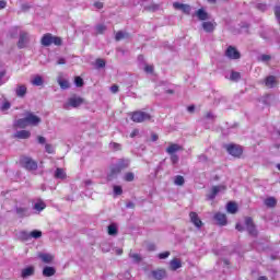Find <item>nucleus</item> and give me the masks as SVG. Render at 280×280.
Instances as JSON below:
<instances>
[{
  "label": "nucleus",
  "instance_id": "obj_1",
  "mask_svg": "<svg viewBox=\"0 0 280 280\" xmlns=\"http://www.w3.org/2000/svg\"><path fill=\"white\" fill-rule=\"evenodd\" d=\"M43 121L40 117L32 112H27L24 118H20L13 122L14 128H27V126H38Z\"/></svg>",
  "mask_w": 280,
  "mask_h": 280
},
{
  "label": "nucleus",
  "instance_id": "obj_2",
  "mask_svg": "<svg viewBox=\"0 0 280 280\" xmlns=\"http://www.w3.org/2000/svg\"><path fill=\"white\" fill-rule=\"evenodd\" d=\"M128 167H130V160H118V162L112 166L110 172L107 175V180H113V178H116L118 174H121V172H124V170H128Z\"/></svg>",
  "mask_w": 280,
  "mask_h": 280
},
{
  "label": "nucleus",
  "instance_id": "obj_3",
  "mask_svg": "<svg viewBox=\"0 0 280 280\" xmlns=\"http://www.w3.org/2000/svg\"><path fill=\"white\" fill-rule=\"evenodd\" d=\"M20 165H22L27 172H36L38 170V162L25 155L20 158Z\"/></svg>",
  "mask_w": 280,
  "mask_h": 280
},
{
  "label": "nucleus",
  "instance_id": "obj_4",
  "mask_svg": "<svg viewBox=\"0 0 280 280\" xmlns=\"http://www.w3.org/2000/svg\"><path fill=\"white\" fill-rule=\"evenodd\" d=\"M43 47H50V45H62V39L58 36L51 35V33H47L42 37L40 40Z\"/></svg>",
  "mask_w": 280,
  "mask_h": 280
},
{
  "label": "nucleus",
  "instance_id": "obj_5",
  "mask_svg": "<svg viewBox=\"0 0 280 280\" xmlns=\"http://www.w3.org/2000/svg\"><path fill=\"white\" fill-rule=\"evenodd\" d=\"M30 43H32V35L25 31H21L18 40V48L25 49L30 47Z\"/></svg>",
  "mask_w": 280,
  "mask_h": 280
},
{
  "label": "nucleus",
  "instance_id": "obj_6",
  "mask_svg": "<svg viewBox=\"0 0 280 280\" xmlns=\"http://www.w3.org/2000/svg\"><path fill=\"white\" fill-rule=\"evenodd\" d=\"M82 104H84V98L74 95L68 98V102L63 105V108L66 110H69L70 108H79V106H82Z\"/></svg>",
  "mask_w": 280,
  "mask_h": 280
},
{
  "label": "nucleus",
  "instance_id": "obj_7",
  "mask_svg": "<svg viewBox=\"0 0 280 280\" xmlns=\"http://www.w3.org/2000/svg\"><path fill=\"white\" fill-rule=\"evenodd\" d=\"M132 121L136 124H142V121H150L151 116L145 112H135L131 116Z\"/></svg>",
  "mask_w": 280,
  "mask_h": 280
},
{
  "label": "nucleus",
  "instance_id": "obj_8",
  "mask_svg": "<svg viewBox=\"0 0 280 280\" xmlns=\"http://www.w3.org/2000/svg\"><path fill=\"white\" fill-rule=\"evenodd\" d=\"M225 150L229 152V154H231V156H242V147L237 144H225Z\"/></svg>",
  "mask_w": 280,
  "mask_h": 280
},
{
  "label": "nucleus",
  "instance_id": "obj_9",
  "mask_svg": "<svg viewBox=\"0 0 280 280\" xmlns=\"http://www.w3.org/2000/svg\"><path fill=\"white\" fill-rule=\"evenodd\" d=\"M222 191H226V186L224 185L213 186L211 188L210 194L207 195V200H215V196H218Z\"/></svg>",
  "mask_w": 280,
  "mask_h": 280
},
{
  "label": "nucleus",
  "instance_id": "obj_10",
  "mask_svg": "<svg viewBox=\"0 0 280 280\" xmlns=\"http://www.w3.org/2000/svg\"><path fill=\"white\" fill-rule=\"evenodd\" d=\"M202 30L207 32V34H213V32H215V27H218V23L215 22V20H211V21H205L201 24Z\"/></svg>",
  "mask_w": 280,
  "mask_h": 280
},
{
  "label": "nucleus",
  "instance_id": "obj_11",
  "mask_svg": "<svg viewBox=\"0 0 280 280\" xmlns=\"http://www.w3.org/2000/svg\"><path fill=\"white\" fill-rule=\"evenodd\" d=\"M194 16H196L198 19V21H209V19H211V15L209 14V12H207L205 9H198Z\"/></svg>",
  "mask_w": 280,
  "mask_h": 280
},
{
  "label": "nucleus",
  "instance_id": "obj_12",
  "mask_svg": "<svg viewBox=\"0 0 280 280\" xmlns=\"http://www.w3.org/2000/svg\"><path fill=\"white\" fill-rule=\"evenodd\" d=\"M225 56L228 58H230L231 60H237V59H240V51H237V49H235V47L230 46V47H228V49L225 51Z\"/></svg>",
  "mask_w": 280,
  "mask_h": 280
},
{
  "label": "nucleus",
  "instance_id": "obj_13",
  "mask_svg": "<svg viewBox=\"0 0 280 280\" xmlns=\"http://www.w3.org/2000/svg\"><path fill=\"white\" fill-rule=\"evenodd\" d=\"M190 222L197 228L201 229L202 228V220H200V217H198V213L196 212H190L189 213Z\"/></svg>",
  "mask_w": 280,
  "mask_h": 280
},
{
  "label": "nucleus",
  "instance_id": "obj_14",
  "mask_svg": "<svg viewBox=\"0 0 280 280\" xmlns=\"http://www.w3.org/2000/svg\"><path fill=\"white\" fill-rule=\"evenodd\" d=\"M245 224L249 235H254V236L257 235V230L255 229V224L253 223L252 218H246Z\"/></svg>",
  "mask_w": 280,
  "mask_h": 280
},
{
  "label": "nucleus",
  "instance_id": "obj_15",
  "mask_svg": "<svg viewBox=\"0 0 280 280\" xmlns=\"http://www.w3.org/2000/svg\"><path fill=\"white\" fill-rule=\"evenodd\" d=\"M173 7L175 8V10H182V12H184V14H190V12H191V7L189 4L174 2Z\"/></svg>",
  "mask_w": 280,
  "mask_h": 280
},
{
  "label": "nucleus",
  "instance_id": "obj_16",
  "mask_svg": "<svg viewBox=\"0 0 280 280\" xmlns=\"http://www.w3.org/2000/svg\"><path fill=\"white\" fill-rule=\"evenodd\" d=\"M15 212L19 215V218H30V215H32V212H30V208L25 207H18L15 209Z\"/></svg>",
  "mask_w": 280,
  "mask_h": 280
},
{
  "label": "nucleus",
  "instance_id": "obj_17",
  "mask_svg": "<svg viewBox=\"0 0 280 280\" xmlns=\"http://www.w3.org/2000/svg\"><path fill=\"white\" fill-rule=\"evenodd\" d=\"M214 220L218 222L219 226H226V214L218 212L214 214Z\"/></svg>",
  "mask_w": 280,
  "mask_h": 280
},
{
  "label": "nucleus",
  "instance_id": "obj_18",
  "mask_svg": "<svg viewBox=\"0 0 280 280\" xmlns=\"http://www.w3.org/2000/svg\"><path fill=\"white\" fill-rule=\"evenodd\" d=\"M170 268L171 270L176 271L178 268H183V261L178 258H174L170 261Z\"/></svg>",
  "mask_w": 280,
  "mask_h": 280
},
{
  "label": "nucleus",
  "instance_id": "obj_19",
  "mask_svg": "<svg viewBox=\"0 0 280 280\" xmlns=\"http://www.w3.org/2000/svg\"><path fill=\"white\" fill-rule=\"evenodd\" d=\"M265 85L268 89H275V86L277 85V78L275 75L267 77L265 80Z\"/></svg>",
  "mask_w": 280,
  "mask_h": 280
},
{
  "label": "nucleus",
  "instance_id": "obj_20",
  "mask_svg": "<svg viewBox=\"0 0 280 280\" xmlns=\"http://www.w3.org/2000/svg\"><path fill=\"white\" fill-rule=\"evenodd\" d=\"M32 137V132L27 130H20L14 133L15 139H30Z\"/></svg>",
  "mask_w": 280,
  "mask_h": 280
},
{
  "label": "nucleus",
  "instance_id": "obj_21",
  "mask_svg": "<svg viewBox=\"0 0 280 280\" xmlns=\"http://www.w3.org/2000/svg\"><path fill=\"white\" fill-rule=\"evenodd\" d=\"M15 95L18 97H23L24 95H27V86L20 84L15 89Z\"/></svg>",
  "mask_w": 280,
  "mask_h": 280
},
{
  "label": "nucleus",
  "instance_id": "obj_22",
  "mask_svg": "<svg viewBox=\"0 0 280 280\" xmlns=\"http://www.w3.org/2000/svg\"><path fill=\"white\" fill-rule=\"evenodd\" d=\"M152 277L155 278L156 280H162L167 277V273L164 269H159V270L152 271Z\"/></svg>",
  "mask_w": 280,
  "mask_h": 280
},
{
  "label": "nucleus",
  "instance_id": "obj_23",
  "mask_svg": "<svg viewBox=\"0 0 280 280\" xmlns=\"http://www.w3.org/2000/svg\"><path fill=\"white\" fill-rule=\"evenodd\" d=\"M38 257L44 264H51L54 261V256L51 254L40 253L38 254Z\"/></svg>",
  "mask_w": 280,
  "mask_h": 280
},
{
  "label": "nucleus",
  "instance_id": "obj_24",
  "mask_svg": "<svg viewBox=\"0 0 280 280\" xmlns=\"http://www.w3.org/2000/svg\"><path fill=\"white\" fill-rule=\"evenodd\" d=\"M46 208H47V205L43 200L35 202L33 206V209L35 211H38V213H40V211H45Z\"/></svg>",
  "mask_w": 280,
  "mask_h": 280
},
{
  "label": "nucleus",
  "instance_id": "obj_25",
  "mask_svg": "<svg viewBox=\"0 0 280 280\" xmlns=\"http://www.w3.org/2000/svg\"><path fill=\"white\" fill-rule=\"evenodd\" d=\"M34 267H26L22 270V279H27V277H33Z\"/></svg>",
  "mask_w": 280,
  "mask_h": 280
},
{
  "label": "nucleus",
  "instance_id": "obj_26",
  "mask_svg": "<svg viewBox=\"0 0 280 280\" xmlns=\"http://www.w3.org/2000/svg\"><path fill=\"white\" fill-rule=\"evenodd\" d=\"M226 211H228V213H232V214L237 213V203H235L233 201L228 202Z\"/></svg>",
  "mask_w": 280,
  "mask_h": 280
},
{
  "label": "nucleus",
  "instance_id": "obj_27",
  "mask_svg": "<svg viewBox=\"0 0 280 280\" xmlns=\"http://www.w3.org/2000/svg\"><path fill=\"white\" fill-rule=\"evenodd\" d=\"M55 178H58L59 180H65V178H67V173L62 168H57L55 171Z\"/></svg>",
  "mask_w": 280,
  "mask_h": 280
},
{
  "label": "nucleus",
  "instance_id": "obj_28",
  "mask_svg": "<svg viewBox=\"0 0 280 280\" xmlns=\"http://www.w3.org/2000/svg\"><path fill=\"white\" fill-rule=\"evenodd\" d=\"M179 150H182V148L178 144L173 143L166 149V152L167 154H176Z\"/></svg>",
  "mask_w": 280,
  "mask_h": 280
},
{
  "label": "nucleus",
  "instance_id": "obj_29",
  "mask_svg": "<svg viewBox=\"0 0 280 280\" xmlns=\"http://www.w3.org/2000/svg\"><path fill=\"white\" fill-rule=\"evenodd\" d=\"M56 275V268L54 267H45L43 270L44 277H54Z\"/></svg>",
  "mask_w": 280,
  "mask_h": 280
},
{
  "label": "nucleus",
  "instance_id": "obj_30",
  "mask_svg": "<svg viewBox=\"0 0 280 280\" xmlns=\"http://www.w3.org/2000/svg\"><path fill=\"white\" fill-rule=\"evenodd\" d=\"M31 84H33V86H43V84H44L43 77H40V75H35V77L31 80Z\"/></svg>",
  "mask_w": 280,
  "mask_h": 280
},
{
  "label": "nucleus",
  "instance_id": "obj_31",
  "mask_svg": "<svg viewBox=\"0 0 280 280\" xmlns=\"http://www.w3.org/2000/svg\"><path fill=\"white\" fill-rule=\"evenodd\" d=\"M57 82H58L60 89H62L63 91H67V89H69V86H70L69 81L62 79V77H59L57 79Z\"/></svg>",
  "mask_w": 280,
  "mask_h": 280
},
{
  "label": "nucleus",
  "instance_id": "obj_32",
  "mask_svg": "<svg viewBox=\"0 0 280 280\" xmlns=\"http://www.w3.org/2000/svg\"><path fill=\"white\" fill-rule=\"evenodd\" d=\"M174 185H177V187H183L185 185V177H183L182 175L175 176Z\"/></svg>",
  "mask_w": 280,
  "mask_h": 280
},
{
  "label": "nucleus",
  "instance_id": "obj_33",
  "mask_svg": "<svg viewBox=\"0 0 280 280\" xmlns=\"http://www.w3.org/2000/svg\"><path fill=\"white\" fill-rule=\"evenodd\" d=\"M31 235V240H40V237H43V232L39 230H34L32 232H30Z\"/></svg>",
  "mask_w": 280,
  "mask_h": 280
},
{
  "label": "nucleus",
  "instance_id": "obj_34",
  "mask_svg": "<svg viewBox=\"0 0 280 280\" xmlns=\"http://www.w3.org/2000/svg\"><path fill=\"white\" fill-rule=\"evenodd\" d=\"M19 237L20 240H22L23 242H27L31 240V235H30V232L27 231H22L19 233Z\"/></svg>",
  "mask_w": 280,
  "mask_h": 280
},
{
  "label": "nucleus",
  "instance_id": "obj_35",
  "mask_svg": "<svg viewBox=\"0 0 280 280\" xmlns=\"http://www.w3.org/2000/svg\"><path fill=\"white\" fill-rule=\"evenodd\" d=\"M266 207H277V199L269 197L265 200Z\"/></svg>",
  "mask_w": 280,
  "mask_h": 280
},
{
  "label": "nucleus",
  "instance_id": "obj_36",
  "mask_svg": "<svg viewBox=\"0 0 280 280\" xmlns=\"http://www.w3.org/2000/svg\"><path fill=\"white\" fill-rule=\"evenodd\" d=\"M129 257H130V259H132L135 261V264L141 262V255H139V254H135V253L130 252Z\"/></svg>",
  "mask_w": 280,
  "mask_h": 280
},
{
  "label": "nucleus",
  "instance_id": "obj_37",
  "mask_svg": "<svg viewBox=\"0 0 280 280\" xmlns=\"http://www.w3.org/2000/svg\"><path fill=\"white\" fill-rule=\"evenodd\" d=\"M160 9L159 4L152 3L151 5L144 7L148 12H156Z\"/></svg>",
  "mask_w": 280,
  "mask_h": 280
},
{
  "label": "nucleus",
  "instance_id": "obj_38",
  "mask_svg": "<svg viewBox=\"0 0 280 280\" xmlns=\"http://www.w3.org/2000/svg\"><path fill=\"white\" fill-rule=\"evenodd\" d=\"M7 73L5 70L0 71V86H3L8 82V79H5Z\"/></svg>",
  "mask_w": 280,
  "mask_h": 280
},
{
  "label": "nucleus",
  "instance_id": "obj_39",
  "mask_svg": "<svg viewBox=\"0 0 280 280\" xmlns=\"http://www.w3.org/2000/svg\"><path fill=\"white\" fill-rule=\"evenodd\" d=\"M105 31H106V25L104 24H98L95 26L96 34H104Z\"/></svg>",
  "mask_w": 280,
  "mask_h": 280
},
{
  "label": "nucleus",
  "instance_id": "obj_40",
  "mask_svg": "<svg viewBox=\"0 0 280 280\" xmlns=\"http://www.w3.org/2000/svg\"><path fill=\"white\" fill-rule=\"evenodd\" d=\"M240 78H242L240 72L232 71V73L230 75V80H232L233 82H237L240 80Z\"/></svg>",
  "mask_w": 280,
  "mask_h": 280
},
{
  "label": "nucleus",
  "instance_id": "obj_41",
  "mask_svg": "<svg viewBox=\"0 0 280 280\" xmlns=\"http://www.w3.org/2000/svg\"><path fill=\"white\" fill-rule=\"evenodd\" d=\"M108 235H117V225L115 224L108 225Z\"/></svg>",
  "mask_w": 280,
  "mask_h": 280
},
{
  "label": "nucleus",
  "instance_id": "obj_42",
  "mask_svg": "<svg viewBox=\"0 0 280 280\" xmlns=\"http://www.w3.org/2000/svg\"><path fill=\"white\" fill-rule=\"evenodd\" d=\"M258 60H260V62H269V60H272V57L270 55H260Z\"/></svg>",
  "mask_w": 280,
  "mask_h": 280
},
{
  "label": "nucleus",
  "instance_id": "obj_43",
  "mask_svg": "<svg viewBox=\"0 0 280 280\" xmlns=\"http://www.w3.org/2000/svg\"><path fill=\"white\" fill-rule=\"evenodd\" d=\"M125 180L127 182V183H132V180H135V173H126L125 174Z\"/></svg>",
  "mask_w": 280,
  "mask_h": 280
},
{
  "label": "nucleus",
  "instance_id": "obj_44",
  "mask_svg": "<svg viewBox=\"0 0 280 280\" xmlns=\"http://www.w3.org/2000/svg\"><path fill=\"white\" fill-rule=\"evenodd\" d=\"M104 67H106V61L104 59H96V68L104 69Z\"/></svg>",
  "mask_w": 280,
  "mask_h": 280
},
{
  "label": "nucleus",
  "instance_id": "obj_45",
  "mask_svg": "<svg viewBox=\"0 0 280 280\" xmlns=\"http://www.w3.org/2000/svg\"><path fill=\"white\" fill-rule=\"evenodd\" d=\"M126 36H128L126 33H124L122 31H119L116 33V40H122V38H126Z\"/></svg>",
  "mask_w": 280,
  "mask_h": 280
},
{
  "label": "nucleus",
  "instance_id": "obj_46",
  "mask_svg": "<svg viewBox=\"0 0 280 280\" xmlns=\"http://www.w3.org/2000/svg\"><path fill=\"white\" fill-rule=\"evenodd\" d=\"M74 84H75V86H79V88L84 86V80H82L81 77H75Z\"/></svg>",
  "mask_w": 280,
  "mask_h": 280
},
{
  "label": "nucleus",
  "instance_id": "obj_47",
  "mask_svg": "<svg viewBox=\"0 0 280 280\" xmlns=\"http://www.w3.org/2000/svg\"><path fill=\"white\" fill-rule=\"evenodd\" d=\"M114 194L115 196H121V194H124L121 186H114Z\"/></svg>",
  "mask_w": 280,
  "mask_h": 280
},
{
  "label": "nucleus",
  "instance_id": "obj_48",
  "mask_svg": "<svg viewBox=\"0 0 280 280\" xmlns=\"http://www.w3.org/2000/svg\"><path fill=\"white\" fill-rule=\"evenodd\" d=\"M45 151L48 153V154H54V145L47 143L45 144Z\"/></svg>",
  "mask_w": 280,
  "mask_h": 280
},
{
  "label": "nucleus",
  "instance_id": "obj_49",
  "mask_svg": "<svg viewBox=\"0 0 280 280\" xmlns=\"http://www.w3.org/2000/svg\"><path fill=\"white\" fill-rule=\"evenodd\" d=\"M171 253L170 252H163V253H160L158 255L159 259H167V257H170Z\"/></svg>",
  "mask_w": 280,
  "mask_h": 280
},
{
  "label": "nucleus",
  "instance_id": "obj_50",
  "mask_svg": "<svg viewBox=\"0 0 280 280\" xmlns=\"http://www.w3.org/2000/svg\"><path fill=\"white\" fill-rule=\"evenodd\" d=\"M109 148H112V150H121V144H119V143H116V142H112L110 144H109Z\"/></svg>",
  "mask_w": 280,
  "mask_h": 280
},
{
  "label": "nucleus",
  "instance_id": "obj_51",
  "mask_svg": "<svg viewBox=\"0 0 280 280\" xmlns=\"http://www.w3.org/2000/svg\"><path fill=\"white\" fill-rule=\"evenodd\" d=\"M37 141H38V143H39L40 145H43V144L46 143L47 139H46L45 137H43V136H38V137H37Z\"/></svg>",
  "mask_w": 280,
  "mask_h": 280
},
{
  "label": "nucleus",
  "instance_id": "obj_52",
  "mask_svg": "<svg viewBox=\"0 0 280 280\" xmlns=\"http://www.w3.org/2000/svg\"><path fill=\"white\" fill-rule=\"evenodd\" d=\"M94 8H96V10H102V8H104V2H101V1L94 2Z\"/></svg>",
  "mask_w": 280,
  "mask_h": 280
},
{
  "label": "nucleus",
  "instance_id": "obj_53",
  "mask_svg": "<svg viewBox=\"0 0 280 280\" xmlns=\"http://www.w3.org/2000/svg\"><path fill=\"white\" fill-rule=\"evenodd\" d=\"M171 161L173 165H176V163H178V156L176 154H171Z\"/></svg>",
  "mask_w": 280,
  "mask_h": 280
},
{
  "label": "nucleus",
  "instance_id": "obj_54",
  "mask_svg": "<svg viewBox=\"0 0 280 280\" xmlns=\"http://www.w3.org/2000/svg\"><path fill=\"white\" fill-rule=\"evenodd\" d=\"M144 71L145 73H152L154 71V66H145Z\"/></svg>",
  "mask_w": 280,
  "mask_h": 280
},
{
  "label": "nucleus",
  "instance_id": "obj_55",
  "mask_svg": "<svg viewBox=\"0 0 280 280\" xmlns=\"http://www.w3.org/2000/svg\"><path fill=\"white\" fill-rule=\"evenodd\" d=\"M5 8H8V1L0 0V10H5Z\"/></svg>",
  "mask_w": 280,
  "mask_h": 280
},
{
  "label": "nucleus",
  "instance_id": "obj_56",
  "mask_svg": "<svg viewBox=\"0 0 280 280\" xmlns=\"http://www.w3.org/2000/svg\"><path fill=\"white\" fill-rule=\"evenodd\" d=\"M275 14H276V19L278 21H280V7L279 5L275 8Z\"/></svg>",
  "mask_w": 280,
  "mask_h": 280
},
{
  "label": "nucleus",
  "instance_id": "obj_57",
  "mask_svg": "<svg viewBox=\"0 0 280 280\" xmlns=\"http://www.w3.org/2000/svg\"><path fill=\"white\" fill-rule=\"evenodd\" d=\"M110 92L112 93H119V86L117 84H114L110 86Z\"/></svg>",
  "mask_w": 280,
  "mask_h": 280
},
{
  "label": "nucleus",
  "instance_id": "obj_58",
  "mask_svg": "<svg viewBox=\"0 0 280 280\" xmlns=\"http://www.w3.org/2000/svg\"><path fill=\"white\" fill-rule=\"evenodd\" d=\"M206 119H215V116L213 115V113H211V112H208L207 114H206Z\"/></svg>",
  "mask_w": 280,
  "mask_h": 280
},
{
  "label": "nucleus",
  "instance_id": "obj_59",
  "mask_svg": "<svg viewBox=\"0 0 280 280\" xmlns=\"http://www.w3.org/2000/svg\"><path fill=\"white\" fill-rule=\"evenodd\" d=\"M198 161H199L200 163H205V162L207 161V155H203V154L199 155V156H198Z\"/></svg>",
  "mask_w": 280,
  "mask_h": 280
},
{
  "label": "nucleus",
  "instance_id": "obj_60",
  "mask_svg": "<svg viewBox=\"0 0 280 280\" xmlns=\"http://www.w3.org/2000/svg\"><path fill=\"white\" fill-rule=\"evenodd\" d=\"M257 8L258 10H261V12H265V10H267L268 7L266 4L260 3L257 5Z\"/></svg>",
  "mask_w": 280,
  "mask_h": 280
},
{
  "label": "nucleus",
  "instance_id": "obj_61",
  "mask_svg": "<svg viewBox=\"0 0 280 280\" xmlns=\"http://www.w3.org/2000/svg\"><path fill=\"white\" fill-rule=\"evenodd\" d=\"M137 135H139V129H135V130L130 133L131 139H135V137H137Z\"/></svg>",
  "mask_w": 280,
  "mask_h": 280
},
{
  "label": "nucleus",
  "instance_id": "obj_62",
  "mask_svg": "<svg viewBox=\"0 0 280 280\" xmlns=\"http://www.w3.org/2000/svg\"><path fill=\"white\" fill-rule=\"evenodd\" d=\"M57 65H67V60L65 58H59Z\"/></svg>",
  "mask_w": 280,
  "mask_h": 280
},
{
  "label": "nucleus",
  "instance_id": "obj_63",
  "mask_svg": "<svg viewBox=\"0 0 280 280\" xmlns=\"http://www.w3.org/2000/svg\"><path fill=\"white\" fill-rule=\"evenodd\" d=\"M126 207H127V209H135V202L129 201V202H127Z\"/></svg>",
  "mask_w": 280,
  "mask_h": 280
},
{
  "label": "nucleus",
  "instance_id": "obj_64",
  "mask_svg": "<svg viewBox=\"0 0 280 280\" xmlns=\"http://www.w3.org/2000/svg\"><path fill=\"white\" fill-rule=\"evenodd\" d=\"M187 110H188V113H194V110H196V106L190 105L187 107Z\"/></svg>",
  "mask_w": 280,
  "mask_h": 280
}]
</instances>
